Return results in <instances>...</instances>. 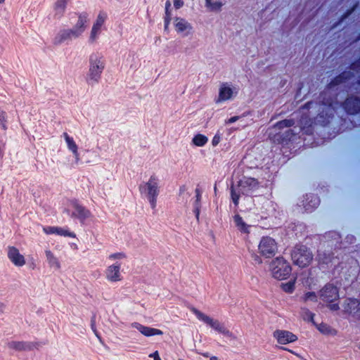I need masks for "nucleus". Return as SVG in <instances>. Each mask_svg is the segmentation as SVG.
Wrapping results in <instances>:
<instances>
[{
  "label": "nucleus",
  "instance_id": "32",
  "mask_svg": "<svg viewBox=\"0 0 360 360\" xmlns=\"http://www.w3.org/2000/svg\"><path fill=\"white\" fill-rule=\"evenodd\" d=\"M208 141V139L205 135L198 134L192 139L193 143L198 147L204 146Z\"/></svg>",
  "mask_w": 360,
  "mask_h": 360
},
{
  "label": "nucleus",
  "instance_id": "23",
  "mask_svg": "<svg viewBox=\"0 0 360 360\" xmlns=\"http://www.w3.org/2000/svg\"><path fill=\"white\" fill-rule=\"evenodd\" d=\"M233 95L232 89L227 85V84L224 83L221 85L219 91V97L217 100V103L222 102L226 100H229L231 98Z\"/></svg>",
  "mask_w": 360,
  "mask_h": 360
},
{
  "label": "nucleus",
  "instance_id": "30",
  "mask_svg": "<svg viewBox=\"0 0 360 360\" xmlns=\"http://www.w3.org/2000/svg\"><path fill=\"white\" fill-rule=\"evenodd\" d=\"M71 41L69 37V34L66 32L65 29L60 30L53 39V44L60 45L65 41Z\"/></svg>",
  "mask_w": 360,
  "mask_h": 360
},
{
  "label": "nucleus",
  "instance_id": "64",
  "mask_svg": "<svg viewBox=\"0 0 360 360\" xmlns=\"http://www.w3.org/2000/svg\"><path fill=\"white\" fill-rule=\"evenodd\" d=\"M202 355H203L204 356H205V357H208V354H207V353H206V354H203Z\"/></svg>",
  "mask_w": 360,
  "mask_h": 360
},
{
  "label": "nucleus",
  "instance_id": "43",
  "mask_svg": "<svg viewBox=\"0 0 360 360\" xmlns=\"http://www.w3.org/2000/svg\"><path fill=\"white\" fill-rule=\"evenodd\" d=\"M295 136V134L292 132V129H288L285 131V139L286 140H291V139Z\"/></svg>",
  "mask_w": 360,
  "mask_h": 360
},
{
  "label": "nucleus",
  "instance_id": "6",
  "mask_svg": "<svg viewBox=\"0 0 360 360\" xmlns=\"http://www.w3.org/2000/svg\"><path fill=\"white\" fill-rule=\"evenodd\" d=\"M191 310L196 316L198 319L203 321L205 323L210 326L214 330H216L227 337H230V338L232 337L233 333L229 329H227L223 323H220L218 320L212 319L211 317H210L209 316L201 312L200 311H199L198 309H197L195 307H192L191 309Z\"/></svg>",
  "mask_w": 360,
  "mask_h": 360
},
{
  "label": "nucleus",
  "instance_id": "48",
  "mask_svg": "<svg viewBox=\"0 0 360 360\" xmlns=\"http://www.w3.org/2000/svg\"><path fill=\"white\" fill-rule=\"evenodd\" d=\"M316 103L313 101H309L304 105L303 108L310 109V108H313L314 105H316Z\"/></svg>",
  "mask_w": 360,
  "mask_h": 360
},
{
  "label": "nucleus",
  "instance_id": "2",
  "mask_svg": "<svg viewBox=\"0 0 360 360\" xmlns=\"http://www.w3.org/2000/svg\"><path fill=\"white\" fill-rule=\"evenodd\" d=\"M237 186V188L233 186L231 187V197L236 207L238 205L240 194L250 195L259 188V181L254 178L244 177L238 181Z\"/></svg>",
  "mask_w": 360,
  "mask_h": 360
},
{
  "label": "nucleus",
  "instance_id": "41",
  "mask_svg": "<svg viewBox=\"0 0 360 360\" xmlns=\"http://www.w3.org/2000/svg\"><path fill=\"white\" fill-rule=\"evenodd\" d=\"M318 330L322 333H328L330 330L329 326L326 323H321L317 326Z\"/></svg>",
  "mask_w": 360,
  "mask_h": 360
},
{
  "label": "nucleus",
  "instance_id": "34",
  "mask_svg": "<svg viewBox=\"0 0 360 360\" xmlns=\"http://www.w3.org/2000/svg\"><path fill=\"white\" fill-rule=\"evenodd\" d=\"M8 115L6 111L0 108V127L4 131L8 129Z\"/></svg>",
  "mask_w": 360,
  "mask_h": 360
},
{
  "label": "nucleus",
  "instance_id": "61",
  "mask_svg": "<svg viewBox=\"0 0 360 360\" xmlns=\"http://www.w3.org/2000/svg\"><path fill=\"white\" fill-rule=\"evenodd\" d=\"M360 41V34L357 36V37L356 38V39L354 40V41Z\"/></svg>",
  "mask_w": 360,
  "mask_h": 360
},
{
  "label": "nucleus",
  "instance_id": "50",
  "mask_svg": "<svg viewBox=\"0 0 360 360\" xmlns=\"http://www.w3.org/2000/svg\"><path fill=\"white\" fill-rule=\"evenodd\" d=\"M238 119H239V117H238V116H233V117H231V118H229V119L226 122V124H232V123H234L235 122H236Z\"/></svg>",
  "mask_w": 360,
  "mask_h": 360
},
{
  "label": "nucleus",
  "instance_id": "56",
  "mask_svg": "<svg viewBox=\"0 0 360 360\" xmlns=\"http://www.w3.org/2000/svg\"><path fill=\"white\" fill-rule=\"evenodd\" d=\"M5 139H6L5 136H0V143L5 144Z\"/></svg>",
  "mask_w": 360,
  "mask_h": 360
},
{
  "label": "nucleus",
  "instance_id": "46",
  "mask_svg": "<svg viewBox=\"0 0 360 360\" xmlns=\"http://www.w3.org/2000/svg\"><path fill=\"white\" fill-rule=\"evenodd\" d=\"M171 2L167 0L165 3V15H172L170 11Z\"/></svg>",
  "mask_w": 360,
  "mask_h": 360
},
{
  "label": "nucleus",
  "instance_id": "37",
  "mask_svg": "<svg viewBox=\"0 0 360 360\" xmlns=\"http://www.w3.org/2000/svg\"><path fill=\"white\" fill-rule=\"evenodd\" d=\"M66 32L69 34V37L72 40L73 39L79 38L80 36V33L77 32L74 27L71 29H65Z\"/></svg>",
  "mask_w": 360,
  "mask_h": 360
},
{
  "label": "nucleus",
  "instance_id": "15",
  "mask_svg": "<svg viewBox=\"0 0 360 360\" xmlns=\"http://www.w3.org/2000/svg\"><path fill=\"white\" fill-rule=\"evenodd\" d=\"M320 204L319 198L314 194H306L303 196V200L299 205L300 207H303L306 212H311Z\"/></svg>",
  "mask_w": 360,
  "mask_h": 360
},
{
  "label": "nucleus",
  "instance_id": "62",
  "mask_svg": "<svg viewBox=\"0 0 360 360\" xmlns=\"http://www.w3.org/2000/svg\"><path fill=\"white\" fill-rule=\"evenodd\" d=\"M169 24H165V30L167 31L168 30Z\"/></svg>",
  "mask_w": 360,
  "mask_h": 360
},
{
  "label": "nucleus",
  "instance_id": "29",
  "mask_svg": "<svg viewBox=\"0 0 360 360\" xmlns=\"http://www.w3.org/2000/svg\"><path fill=\"white\" fill-rule=\"evenodd\" d=\"M174 26L178 32H182L186 30L192 29L191 24L181 18H176Z\"/></svg>",
  "mask_w": 360,
  "mask_h": 360
},
{
  "label": "nucleus",
  "instance_id": "5",
  "mask_svg": "<svg viewBox=\"0 0 360 360\" xmlns=\"http://www.w3.org/2000/svg\"><path fill=\"white\" fill-rule=\"evenodd\" d=\"M139 191L147 197L153 209L156 207L157 198L159 195L158 183L157 178L153 175L148 182L139 186Z\"/></svg>",
  "mask_w": 360,
  "mask_h": 360
},
{
  "label": "nucleus",
  "instance_id": "54",
  "mask_svg": "<svg viewBox=\"0 0 360 360\" xmlns=\"http://www.w3.org/2000/svg\"><path fill=\"white\" fill-rule=\"evenodd\" d=\"M6 309V305L2 303V302H0V313H3L4 311Z\"/></svg>",
  "mask_w": 360,
  "mask_h": 360
},
{
  "label": "nucleus",
  "instance_id": "53",
  "mask_svg": "<svg viewBox=\"0 0 360 360\" xmlns=\"http://www.w3.org/2000/svg\"><path fill=\"white\" fill-rule=\"evenodd\" d=\"M356 86L355 87V89L359 94H360V76L359 79L356 82Z\"/></svg>",
  "mask_w": 360,
  "mask_h": 360
},
{
  "label": "nucleus",
  "instance_id": "1",
  "mask_svg": "<svg viewBox=\"0 0 360 360\" xmlns=\"http://www.w3.org/2000/svg\"><path fill=\"white\" fill-rule=\"evenodd\" d=\"M89 70L86 80L90 85L98 84L105 67V61L101 53H93L89 59Z\"/></svg>",
  "mask_w": 360,
  "mask_h": 360
},
{
  "label": "nucleus",
  "instance_id": "47",
  "mask_svg": "<svg viewBox=\"0 0 360 360\" xmlns=\"http://www.w3.org/2000/svg\"><path fill=\"white\" fill-rule=\"evenodd\" d=\"M149 357L153 358L154 360H161L158 351L150 354Z\"/></svg>",
  "mask_w": 360,
  "mask_h": 360
},
{
  "label": "nucleus",
  "instance_id": "16",
  "mask_svg": "<svg viewBox=\"0 0 360 360\" xmlns=\"http://www.w3.org/2000/svg\"><path fill=\"white\" fill-rule=\"evenodd\" d=\"M121 264L116 262L109 266L105 270V277L110 282H117L122 279L121 273Z\"/></svg>",
  "mask_w": 360,
  "mask_h": 360
},
{
  "label": "nucleus",
  "instance_id": "49",
  "mask_svg": "<svg viewBox=\"0 0 360 360\" xmlns=\"http://www.w3.org/2000/svg\"><path fill=\"white\" fill-rule=\"evenodd\" d=\"M326 237H335L338 241L340 239L339 234L335 232H330L326 234Z\"/></svg>",
  "mask_w": 360,
  "mask_h": 360
},
{
  "label": "nucleus",
  "instance_id": "24",
  "mask_svg": "<svg viewBox=\"0 0 360 360\" xmlns=\"http://www.w3.org/2000/svg\"><path fill=\"white\" fill-rule=\"evenodd\" d=\"M63 136L64 137L65 142L67 143L68 149L72 152L75 159L77 161L79 160V153H78V147L72 137L70 136L68 133L64 132L63 134Z\"/></svg>",
  "mask_w": 360,
  "mask_h": 360
},
{
  "label": "nucleus",
  "instance_id": "28",
  "mask_svg": "<svg viewBox=\"0 0 360 360\" xmlns=\"http://www.w3.org/2000/svg\"><path fill=\"white\" fill-rule=\"evenodd\" d=\"M233 221L236 224V226L240 232L244 233H250L249 229L250 226L247 224L239 214H236L233 217Z\"/></svg>",
  "mask_w": 360,
  "mask_h": 360
},
{
  "label": "nucleus",
  "instance_id": "36",
  "mask_svg": "<svg viewBox=\"0 0 360 360\" xmlns=\"http://www.w3.org/2000/svg\"><path fill=\"white\" fill-rule=\"evenodd\" d=\"M304 302H317V295L314 292H307L302 297Z\"/></svg>",
  "mask_w": 360,
  "mask_h": 360
},
{
  "label": "nucleus",
  "instance_id": "51",
  "mask_svg": "<svg viewBox=\"0 0 360 360\" xmlns=\"http://www.w3.org/2000/svg\"><path fill=\"white\" fill-rule=\"evenodd\" d=\"M328 307H329V308H330L331 310H333V311H337V310H338V309H339V308H340V307H339L338 304H337V303H335V304H330L328 305Z\"/></svg>",
  "mask_w": 360,
  "mask_h": 360
},
{
  "label": "nucleus",
  "instance_id": "38",
  "mask_svg": "<svg viewBox=\"0 0 360 360\" xmlns=\"http://www.w3.org/2000/svg\"><path fill=\"white\" fill-rule=\"evenodd\" d=\"M222 3L221 1H217L211 3V6H209L208 8L212 11H219L222 6Z\"/></svg>",
  "mask_w": 360,
  "mask_h": 360
},
{
  "label": "nucleus",
  "instance_id": "20",
  "mask_svg": "<svg viewBox=\"0 0 360 360\" xmlns=\"http://www.w3.org/2000/svg\"><path fill=\"white\" fill-rule=\"evenodd\" d=\"M354 77L353 72L351 71H343L336 77H335L326 86L328 89H332L341 84L345 83Z\"/></svg>",
  "mask_w": 360,
  "mask_h": 360
},
{
  "label": "nucleus",
  "instance_id": "10",
  "mask_svg": "<svg viewBox=\"0 0 360 360\" xmlns=\"http://www.w3.org/2000/svg\"><path fill=\"white\" fill-rule=\"evenodd\" d=\"M319 297L323 302L331 303L339 298V291L336 286L327 283L320 291Z\"/></svg>",
  "mask_w": 360,
  "mask_h": 360
},
{
  "label": "nucleus",
  "instance_id": "21",
  "mask_svg": "<svg viewBox=\"0 0 360 360\" xmlns=\"http://www.w3.org/2000/svg\"><path fill=\"white\" fill-rule=\"evenodd\" d=\"M78 20L77 23L73 27L81 35L84 32L89 23V13L86 12H82L77 13Z\"/></svg>",
  "mask_w": 360,
  "mask_h": 360
},
{
  "label": "nucleus",
  "instance_id": "11",
  "mask_svg": "<svg viewBox=\"0 0 360 360\" xmlns=\"http://www.w3.org/2000/svg\"><path fill=\"white\" fill-rule=\"evenodd\" d=\"M342 108L349 115H356L360 112V98L349 96L341 104Z\"/></svg>",
  "mask_w": 360,
  "mask_h": 360
},
{
  "label": "nucleus",
  "instance_id": "63",
  "mask_svg": "<svg viewBox=\"0 0 360 360\" xmlns=\"http://www.w3.org/2000/svg\"><path fill=\"white\" fill-rule=\"evenodd\" d=\"M325 94H326L325 93H323V94H321V97H322L323 100L325 99V98L323 97V96H324Z\"/></svg>",
  "mask_w": 360,
  "mask_h": 360
},
{
  "label": "nucleus",
  "instance_id": "60",
  "mask_svg": "<svg viewBox=\"0 0 360 360\" xmlns=\"http://www.w3.org/2000/svg\"><path fill=\"white\" fill-rule=\"evenodd\" d=\"M210 360H219L217 356H213L210 358Z\"/></svg>",
  "mask_w": 360,
  "mask_h": 360
},
{
  "label": "nucleus",
  "instance_id": "31",
  "mask_svg": "<svg viewBox=\"0 0 360 360\" xmlns=\"http://www.w3.org/2000/svg\"><path fill=\"white\" fill-rule=\"evenodd\" d=\"M317 259L319 263L328 264L332 262L333 259V254L331 252H326V251L319 249Z\"/></svg>",
  "mask_w": 360,
  "mask_h": 360
},
{
  "label": "nucleus",
  "instance_id": "8",
  "mask_svg": "<svg viewBox=\"0 0 360 360\" xmlns=\"http://www.w3.org/2000/svg\"><path fill=\"white\" fill-rule=\"evenodd\" d=\"M278 250L276 240L270 236H263L258 245V251L265 258L273 257Z\"/></svg>",
  "mask_w": 360,
  "mask_h": 360
},
{
  "label": "nucleus",
  "instance_id": "57",
  "mask_svg": "<svg viewBox=\"0 0 360 360\" xmlns=\"http://www.w3.org/2000/svg\"><path fill=\"white\" fill-rule=\"evenodd\" d=\"M185 191H186V186H182L180 187V189H179L180 193H184Z\"/></svg>",
  "mask_w": 360,
  "mask_h": 360
},
{
  "label": "nucleus",
  "instance_id": "7",
  "mask_svg": "<svg viewBox=\"0 0 360 360\" xmlns=\"http://www.w3.org/2000/svg\"><path fill=\"white\" fill-rule=\"evenodd\" d=\"M333 103V101L330 100L326 102L323 101L320 105L319 112L316 117V122L320 125L323 127L328 125L334 117L335 110Z\"/></svg>",
  "mask_w": 360,
  "mask_h": 360
},
{
  "label": "nucleus",
  "instance_id": "42",
  "mask_svg": "<svg viewBox=\"0 0 360 360\" xmlns=\"http://www.w3.org/2000/svg\"><path fill=\"white\" fill-rule=\"evenodd\" d=\"M251 258L254 261L255 264H261L262 263V259L261 258V256L257 255L255 252L252 253Z\"/></svg>",
  "mask_w": 360,
  "mask_h": 360
},
{
  "label": "nucleus",
  "instance_id": "9",
  "mask_svg": "<svg viewBox=\"0 0 360 360\" xmlns=\"http://www.w3.org/2000/svg\"><path fill=\"white\" fill-rule=\"evenodd\" d=\"M70 207L72 211L70 216L77 219L81 223H84L91 216V212L76 200L70 202Z\"/></svg>",
  "mask_w": 360,
  "mask_h": 360
},
{
  "label": "nucleus",
  "instance_id": "13",
  "mask_svg": "<svg viewBox=\"0 0 360 360\" xmlns=\"http://www.w3.org/2000/svg\"><path fill=\"white\" fill-rule=\"evenodd\" d=\"M9 349L17 351H31L35 348H39L41 344L37 342H25V341H11L7 343Z\"/></svg>",
  "mask_w": 360,
  "mask_h": 360
},
{
  "label": "nucleus",
  "instance_id": "22",
  "mask_svg": "<svg viewBox=\"0 0 360 360\" xmlns=\"http://www.w3.org/2000/svg\"><path fill=\"white\" fill-rule=\"evenodd\" d=\"M44 231L47 234H57L58 236L70 238H75L76 236L75 233L71 232L68 229H64L61 227L47 226L44 228Z\"/></svg>",
  "mask_w": 360,
  "mask_h": 360
},
{
  "label": "nucleus",
  "instance_id": "33",
  "mask_svg": "<svg viewBox=\"0 0 360 360\" xmlns=\"http://www.w3.org/2000/svg\"><path fill=\"white\" fill-rule=\"evenodd\" d=\"M295 124V121L293 119H285L281 121L278 122L275 124L274 128L278 129H282L283 128H288Z\"/></svg>",
  "mask_w": 360,
  "mask_h": 360
},
{
  "label": "nucleus",
  "instance_id": "4",
  "mask_svg": "<svg viewBox=\"0 0 360 360\" xmlns=\"http://www.w3.org/2000/svg\"><path fill=\"white\" fill-rule=\"evenodd\" d=\"M270 269L274 278L278 280L287 278L292 271L290 264L282 257H278L271 261Z\"/></svg>",
  "mask_w": 360,
  "mask_h": 360
},
{
  "label": "nucleus",
  "instance_id": "12",
  "mask_svg": "<svg viewBox=\"0 0 360 360\" xmlns=\"http://www.w3.org/2000/svg\"><path fill=\"white\" fill-rule=\"evenodd\" d=\"M106 18H107V15L105 13L100 12L98 13L97 18H96L95 22L94 23L91 30V33H90V36H89V43L92 44L98 39V36L101 33L102 26L104 25Z\"/></svg>",
  "mask_w": 360,
  "mask_h": 360
},
{
  "label": "nucleus",
  "instance_id": "35",
  "mask_svg": "<svg viewBox=\"0 0 360 360\" xmlns=\"http://www.w3.org/2000/svg\"><path fill=\"white\" fill-rule=\"evenodd\" d=\"M295 281H290L281 284L282 290L287 293H292L295 290Z\"/></svg>",
  "mask_w": 360,
  "mask_h": 360
},
{
  "label": "nucleus",
  "instance_id": "40",
  "mask_svg": "<svg viewBox=\"0 0 360 360\" xmlns=\"http://www.w3.org/2000/svg\"><path fill=\"white\" fill-rule=\"evenodd\" d=\"M126 257V255L124 252H117L109 255L110 259H122Z\"/></svg>",
  "mask_w": 360,
  "mask_h": 360
},
{
  "label": "nucleus",
  "instance_id": "58",
  "mask_svg": "<svg viewBox=\"0 0 360 360\" xmlns=\"http://www.w3.org/2000/svg\"><path fill=\"white\" fill-rule=\"evenodd\" d=\"M309 316H310V320L311 322H314V314L311 313V312H309Z\"/></svg>",
  "mask_w": 360,
  "mask_h": 360
},
{
  "label": "nucleus",
  "instance_id": "52",
  "mask_svg": "<svg viewBox=\"0 0 360 360\" xmlns=\"http://www.w3.org/2000/svg\"><path fill=\"white\" fill-rule=\"evenodd\" d=\"M172 15H165L164 18L165 24H169L171 21Z\"/></svg>",
  "mask_w": 360,
  "mask_h": 360
},
{
  "label": "nucleus",
  "instance_id": "25",
  "mask_svg": "<svg viewBox=\"0 0 360 360\" xmlns=\"http://www.w3.org/2000/svg\"><path fill=\"white\" fill-rule=\"evenodd\" d=\"M68 0H56L54 4V16L60 18L65 13Z\"/></svg>",
  "mask_w": 360,
  "mask_h": 360
},
{
  "label": "nucleus",
  "instance_id": "39",
  "mask_svg": "<svg viewBox=\"0 0 360 360\" xmlns=\"http://www.w3.org/2000/svg\"><path fill=\"white\" fill-rule=\"evenodd\" d=\"M349 69L356 72L360 71V57L351 63Z\"/></svg>",
  "mask_w": 360,
  "mask_h": 360
},
{
  "label": "nucleus",
  "instance_id": "44",
  "mask_svg": "<svg viewBox=\"0 0 360 360\" xmlns=\"http://www.w3.org/2000/svg\"><path fill=\"white\" fill-rule=\"evenodd\" d=\"M184 6L183 0H174V6L176 9H179Z\"/></svg>",
  "mask_w": 360,
  "mask_h": 360
},
{
  "label": "nucleus",
  "instance_id": "3",
  "mask_svg": "<svg viewBox=\"0 0 360 360\" xmlns=\"http://www.w3.org/2000/svg\"><path fill=\"white\" fill-rule=\"evenodd\" d=\"M291 257L294 264L300 268H304L311 262L313 254L307 246L298 245L292 250Z\"/></svg>",
  "mask_w": 360,
  "mask_h": 360
},
{
  "label": "nucleus",
  "instance_id": "26",
  "mask_svg": "<svg viewBox=\"0 0 360 360\" xmlns=\"http://www.w3.org/2000/svg\"><path fill=\"white\" fill-rule=\"evenodd\" d=\"M195 200L193 202V212L195 215L196 219L199 221L200 216V210L201 207V198H202V191L200 188H196L195 190Z\"/></svg>",
  "mask_w": 360,
  "mask_h": 360
},
{
  "label": "nucleus",
  "instance_id": "17",
  "mask_svg": "<svg viewBox=\"0 0 360 360\" xmlns=\"http://www.w3.org/2000/svg\"><path fill=\"white\" fill-rule=\"evenodd\" d=\"M8 257L10 261L16 266H22L25 264V259L19 250L13 246L8 248Z\"/></svg>",
  "mask_w": 360,
  "mask_h": 360
},
{
  "label": "nucleus",
  "instance_id": "27",
  "mask_svg": "<svg viewBox=\"0 0 360 360\" xmlns=\"http://www.w3.org/2000/svg\"><path fill=\"white\" fill-rule=\"evenodd\" d=\"M45 255L46 257V260L49 263V265L51 268H54L56 270L60 269V263L58 259L53 255V253L49 250H45Z\"/></svg>",
  "mask_w": 360,
  "mask_h": 360
},
{
  "label": "nucleus",
  "instance_id": "18",
  "mask_svg": "<svg viewBox=\"0 0 360 360\" xmlns=\"http://www.w3.org/2000/svg\"><path fill=\"white\" fill-rule=\"evenodd\" d=\"M131 326L137 329L142 335L146 337H151L153 335H162L163 332L158 328H151L149 326H143L138 322H133Z\"/></svg>",
  "mask_w": 360,
  "mask_h": 360
},
{
  "label": "nucleus",
  "instance_id": "45",
  "mask_svg": "<svg viewBox=\"0 0 360 360\" xmlns=\"http://www.w3.org/2000/svg\"><path fill=\"white\" fill-rule=\"evenodd\" d=\"M219 141H220V136L218 134H216L212 140V144L213 146H216L219 144Z\"/></svg>",
  "mask_w": 360,
  "mask_h": 360
},
{
  "label": "nucleus",
  "instance_id": "19",
  "mask_svg": "<svg viewBox=\"0 0 360 360\" xmlns=\"http://www.w3.org/2000/svg\"><path fill=\"white\" fill-rule=\"evenodd\" d=\"M278 342L281 345H286L295 342L297 338L292 333L287 330H276L274 333Z\"/></svg>",
  "mask_w": 360,
  "mask_h": 360
},
{
  "label": "nucleus",
  "instance_id": "55",
  "mask_svg": "<svg viewBox=\"0 0 360 360\" xmlns=\"http://www.w3.org/2000/svg\"><path fill=\"white\" fill-rule=\"evenodd\" d=\"M212 0H205V5L206 7L208 8L209 6H211Z\"/></svg>",
  "mask_w": 360,
  "mask_h": 360
},
{
  "label": "nucleus",
  "instance_id": "14",
  "mask_svg": "<svg viewBox=\"0 0 360 360\" xmlns=\"http://www.w3.org/2000/svg\"><path fill=\"white\" fill-rule=\"evenodd\" d=\"M343 308L345 312L360 320V301L359 300L354 298L346 299Z\"/></svg>",
  "mask_w": 360,
  "mask_h": 360
},
{
  "label": "nucleus",
  "instance_id": "59",
  "mask_svg": "<svg viewBox=\"0 0 360 360\" xmlns=\"http://www.w3.org/2000/svg\"><path fill=\"white\" fill-rule=\"evenodd\" d=\"M91 328L94 331L95 334L98 336V335H97V333L96 332V330H95V326H94V323L93 321H91Z\"/></svg>",
  "mask_w": 360,
  "mask_h": 360
}]
</instances>
